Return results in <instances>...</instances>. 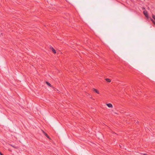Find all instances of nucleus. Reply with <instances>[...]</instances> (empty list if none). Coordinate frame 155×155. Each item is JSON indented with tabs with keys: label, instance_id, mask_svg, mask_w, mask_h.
<instances>
[{
	"label": "nucleus",
	"instance_id": "nucleus-3",
	"mask_svg": "<svg viewBox=\"0 0 155 155\" xmlns=\"http://www.w3.org/2000/svg\"><path fill=\"white\" fill-rule=\"evenodd\" d=\"M106 105L109 107H112L113 106L111 104L109 103L107 104Z\"/></svg>",
	"mask_w": 155,
	"mask_h": 155
},
{
	"label": "nucleus",
	"instance_id": "nucleus-9",
	"mask_svg": "<svg viewBox=\"0 0 155 155\" xmlns=\"http://www.w3.org/2000/svg\"><path fill=\"white\" fill-rule=\"evenodd\" d=\"M52 51L55 54V53H56V51L53 48H52Z\"/></svg>",
	"mask_w": 155,
	"mask_h": 155
},
{
	"label": "nucleus",
	"instance_id": "nucleus-7",
	"mask_svg": "<svg viewBox=\"0 0 155 155\" xmlns=\"http://www.w3.org/2000/svg\"><path fill=\"white\" fill-rule=\"evenodd\" d=\"M9 145L10 146H11L12 147H14V148L17 149L18 148V147H17L15 146L14 145H13L12 144H9Z\"/></svg>",
	"mask_w": 155,
	"mask_h": 155
},
{
	"label": "nucleus",
	"instance_id": "nucleus-10",
	"mask_svg": "<svg viewBox=\"0 0 155 155\" xmlns=\"http://www.w3.org/2000/svg\"><path fill=\"white\" fill-rule=\"evenodd\" d=\"M0 155H3L1 152H0Z\"/></svg>",
	"mask_w": 155,
	"mask_h": 155
},
{
	"label": "nucleus",
	"instance_id": "nucleus-1",
	"mask_svg": "<svg viewBox=\"0 0 155 155\" xmlns=\"http://www.w3.org/2000/svg\"><path fill=\"white\" fill-rule=\"evenodd\" d=\"M143 13L144 15L147 18L148 17V14L147 11L145 10L143 12Z\"/></svg>",
	"mask_w": 155,
	"mask_h": 155
},
{
	"label": "nucleus",
	"instance_id": "nucleus-4",
	"mask_svg": "<svg viewBox=\"0 0 155 155\" xmlns=\"http://www.w3.org/2000/svg\"><path fill=\"white\" fill-rule=\"evenodd\" d=\"M43 133H44V134L48 138H49V137L48 136V135H47V134L44 131H43Z\"/></svg>",
	"mask_w": 155,
	"mask_h": 155
},
{
	"label": "nucleus",
	"instance_id": "nucleus-2",
	"mask_svg": "<svg viewBox=\"0 0 155 155\" xmlns=\"http://www.w3.org/2000/svg\"><path fill=\"white\" fill-rule=\"evenodd\" d=\"M152 17L155 20V16L154 15L152 14ZM151 21L155 25V21H154L152 19H151Z\"/></svg>",
	"mask_w": 155,
	"mask_h": 155
},
{
	"label": "nucleus",
	"instance_id": "nucleus-6",
	"mask_svg": "<svg viewBox=\"0 0 155 155\" xmlns=\"http://www.w3.org/2000/svg\"><path fill=\"white\" fill-rule=\"evenodd\" d=\"M105 80L106 81L108 82H111V80L108 78H106Z\"/></svg>",
	"mask_w": 155,
	"mask_h": 155
},
{
	"label": "nucleus",
	"instance_id": "nucleus-5",
	"mask_svg": "<svg viewBox=\"0 0 155 155\" xmlns=\"http://www.w3.org/2000/svg\"><path fill=\"white\" fill-rule=\"evenodd\" d=\"M46 83L50 87H52V86H51V84L49 82L46 81Z\"/></svg>",
	"mask_w": 155,
	"mask_h": 155
},
{
	"label": "nucleus",
	"instance_id": "nucleus-11",
	"mask_svg": "<svg viewBox=\"0 0 155 155\" xmlns=\"http://www.w3.org/2000/svg\"><path fill=\"white\" fill-rule=\"evenodd\" d=\"M144 155H147V154L146 153H144L143 154Z\"/></svg>",
	"mask_w": 155,
	"mask_h": 155
},
{
	"label": "nucleus",
	"instance_id": "nucleus-8",
	"mask_svg": "<svg viewBox=\"0 0 155 155\" xmlns=\"http://www.w3.org/2000/svg\"><path fill=\"white\" fill-rule=\"evenodd\" d=\"M93 90H94V91L96 93H97V94H99V91L97 89H93Z\"/></svg>",
	"mask_w": 155,
	"mask_h": 155
}]
</instances>
